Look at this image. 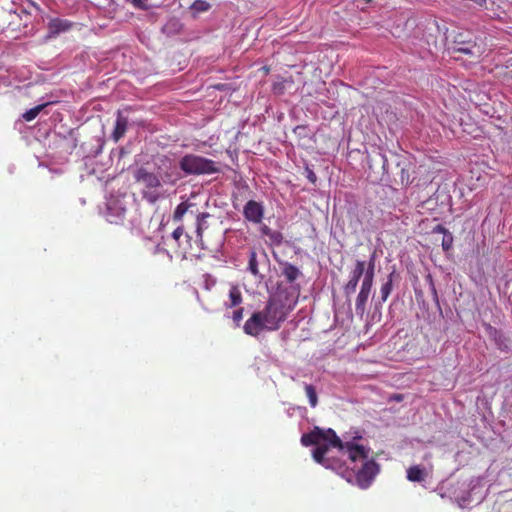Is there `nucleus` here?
Returning <instances> with one entry per match:
<instances>
[{
    "instance_id": "f3484780",
    "label": "nucleus",
    "mask_w": 512,
    "mask_h": 512,
    "mask_svg": "<svg viewBox=\"0 0 512 512\" xmlns=\"http://www.w3.org/2000/svg\"><path fill=\"white\" fill-rule=\"evenodd\" d=\"M426 476L425 469L419 465H414L407 469V479L411 482H422Z\"/></svg>"
},
{
    "instance_id": "412c9836",
    "label": "nucleus",
    "mask_w": 512,
    "mask_h": 512,
    "mask_svg": "<svg viewBox=\"0 0 512 512\" xmlns=\"http://www.w3.org/2000/svg\"><path fill=\"white\" fill-rule=\"evenodd\" d=\"M394 272L390 273L388 280L380 288L381 301L385 302L392 291Z\"/></svg>"
},
{
    "instance_id": "423d86ee",
    "label": "nucleus",
    "mask_w": 512,
    "mask_h": 512,
    "mask_svg": "<svg viewBox=\"0 0 512 512\" xmlns=\"http://www.w3.org/2000/svg\"><path fill=\"white\" fill-rule=\"evenodd\" d=\"M135 179L137 182L143 184L145 188L148 189V191L143 192V197L152 203L157 201L159 195L155 191H152V189H157L161 186L159 177L156 174L149 172L145 168L141 167L137 170Z\"/></svg>"
},
{
    "instance_id": "4468645a",
    "label": "nucleus",
    "mask_w": 512,
    "mask_h": 512,
    "mask_svg": "<svg viewBox=\"0 0 512 512\" xmlns=\"http://www.w3.org/2000/svg\"><path fill=\"white\" fill-rule=\"evenodd\" d=\"M74 26V23L62 18H51L47 24L48 38H55L61 33L67 32Z\"/></svg>"
},
{
    "instance_id": "bb28decb",
    "label": "nucleus",
    "mask_w": 512,
    "mask_h": 512,
    "mask_svg": "<svg viewBox=\"0 0 512 512\" xmlns=\"http://www.w3.org/2000/svg\"><path fill=\"white\" fill-rule=\"evenodd\" d=\"M191 9L195 10L196 12H206L210 9V4L205 0H196L192 4Z\"/></svg>"
},
{
    "instance_id": "f257e3e1",
    "label": "nucleus",
    "mask_w": 512,
    "mask_h": 512,
    "mask_svg": "<svg viewBox=\"0 0 512 512\" xmlns=\"http://www.w3.org/2000/svg\"><path fill=\"white\" fill-rule=\"evenodd\" d=\"M295 305L290 303L284 293H276L269 297L262 310L255 311L245 321L243 331L245 334L258 337L264 331H276L287 319Z\"/></svg>"
},
{
    "instance_id": "c756f323",
    "label": "nucleus",
    "mask_w": 512,
    "mask_h": 512,
    "mask_svg": "<svg viewBox=\"0 0 512 512\" xmlns=\"http://www.w3.org/2000/svg\"><path fill=\"white\" fill-rule=\"evenodd\" d=\"M134 7L140 9H146V0H130Z\"/></svg>"
},
{
    "instance_id": "4be33fe9",
    "label": "nucleus",
    "mask_w": 512,
    "mask_h": 512,
    "mask_svg": "<svg viewBox=\"0 0 512 512\" xmlns=\"http://www.w3.org/2000/svg\"><path fill=\"white\" fill-rule=\"evenodd\" d=\"M261 231H262V234L269 237V239L274 243V244H281L282 240H283V237H282V234L278 231H273L271 230L268 226L264 225L262 228H261Z\"/></svg>"
},
{
    "instance_id": "aec40b11",
    "label": "nucleus",
    "mask_w": 512,
    "mask_h": 512,
    "mask_svg": "<svg viewBox=\"0 0 512 512\" xmlns=\"http://www.w3.org/2000/svg\"><path fill=\"white\" fill-rule=\"evenodd\" d=\"M242 303V294L237 286H232L229 290V303L225 305L227 307H236Z\"/></svg>"
},
{
    "instance_id": "2eb2a0df",
    "label": "nucleus",
    "mask_w": 512,
    "mask_h": 512,
    "mask_svg": "<svg viewBox=\"0 0 512 512\" xmlns=\"http://www.w3.org/2000/svg\"><path fill=\"white\" fill-rule=\"evenodd\" d=\"M172 238L177 243V252L185 255L191 247V237L184 233L183 226H178L172 233Z\"/></svg>"
},
{
    "instance_id": "6ab92c4d",
    "label": "nucleus",
    "mask_w": 512,
    "mask_h": 512,
    "mask_svg": "<svg viewBox=\"0 0 512 512\" xmlns=\"http://www.w3.org/2000/svg\"><path fill=\"white\" fill-rule=\"evenodd\" d=\"M282 274L289 283H292L301 275V272L296 266L286 263L283 267Z\"/></svg>"
},
{
    "instance_id": "9b49d317",
    "label": "nucleus",
    "mask_w": 512,
    "mask_h": 512,
    "mask_svg": "<svg viewBox=\"0 0 512 512\" xmlns=\"http://www.w3.org/2000/svg\"><path fill=\"white\" fill-rule=\"evenodd\" d=\"M328 451V445H318L313 451V459L326 468L340 471L342 469V464L339 461H335L331 457H328Z\"/></svg>"
},
{
    "instance_id": "9d476101",
    "label": "nucleus",
    "mask_w": 512,
    "mask_h": 512,
    "mask_svg": "<svg viewBox=\"0 0 512 512\" xmlns=\"http://www.w3.org/2000/svg\"><path fill=\"white\" fill-rule=\"evenodd\" d=\"M331 431L332 429H328L327 431H323L318 427H315L311 432L305 433L301 436V444L303 446H311V445H320L321 441H326L331 446Z\"/></svg>"
},
{
    "instance_id": "6e6552de",
    "label": "nucleus",
    "mask_w": 512,
    "mask_h": 512,
    "mask_svg": "<svg viewBox=\"0 0 512 512\" xmlns=\"http://www.w3.org/2000/svg\"><path fill=\"white\" fill-rule=\"evenodd\" d=\"M379 472V465L373 459H366L356 472V481L361 488H367Z\"/></svg>"
},
{
    "instance_id": "7ed1b4c3",
    "label": "nucleus",
    "mask_w": 512,
    "mask_h": 512,
    "mask_svg": "<svg viewBox=\"0 0 512 512\" xmlns=\"http://www.w3.org/2000/svg\"><path fill=\"white\" fill-rule=\"evenodd\" d=\"M375 262H376V251H373L369 257L368 262L364 260H356L354 268L350 271L348 282L343 286V292L345 296L349 297L355 293L360 278L366 277L368 271L372 268V281H374L375 275Z\"/></svg>"
},
{
    "instance_id": "a878e982",
    "label": "nucleus",
    "mask_w": 512,
    "mask_h": 512,
    "mask_svg": "<svg viewBox=\"0 0 512 512\" xmlns=\"http://www.w3.org/2000/svg\"><path fill=\"white\" fill-rule=\"evenodd\" d=\"M453 235L450 232H447L443 235L441 246L443 251L449 252L452 249L453 246Z\"/></svg>"
},
{
    "instance_id": "dca6fc26",
    "label": "nucleus",
    "mask_w": 512,
    "mask_h": 512,
    "mask_svg": "<svg viewBox=\"0 0 512 512\" xmlns=\"http://www.w3.org/2000/svg\"><path fill=\"white\" fill-rule=\"evenodd\" d=\"M128 123V117H125L123 113L120 110H118L115 127L111 135L115 143H117L125 135L128 128Z\"/></svg>"
},
{
    "instance_id": "ddd939ff",
    "label": "nucleus",
    "mask_w": 512,
    "mask_h": 512,
    "mask_svg": "<svg viewBox=\"0 0 512 512\" xmlns=\"http://www.w3.org/2000/svg\"><path fill=\"white\" fill-rule=\"evenodd\" d=\"M10 17L9 25L15 31L27 28L32 19L31 14L23 7H17L14 13L10 14Z\"/></svg>"
},
{
    "instance_id": "f03ea898",
    "label": "nucleus",
    "mask_w": 512,
    "mask_h": 512,
    "mask_svg": "<svg viewBox=\"0 0 512 512\" xmlns=\"http://www.w3.org/2000/svg\"><path fill=\"white\" fill-rule=\"evenodd\" d=\"M331 446L334 448H338L343 454H346L348 459L352 463H356L357 461H364L369 458L370 449L364 445L358 444L356 441L362 439V436L359 433H356L354 437L347 440H341L335 431H331Z\"/></svg>"
},
{
    "instance_id": "c85d7f7f",
    "label": "nucleus",
    "mask_w": 512,
    "mask_h": 512,
    "mask_svg": "<svg viewBox=\"0 0 512 512\" xmlns=\"http://www.w3.org/2000/svg\"><path fill=\"white\" fill-rule=\"evenodd\" d=\"M243 312H244V309L241 307V308L236 309L232 314V319L237 327L240 326V323L243 319Z\"/></svg>"
},
{
    "instance_id": "39448f33",
    "label": "nucleus",
    "mask_w": 512,
    "mask_h": 512,
    "mask_svg": "<svg viewBox=\"0 0 512 512\" xmlns=\"http://www.w3.org/2000/svg\"><path fill=\"white\" fill-rule=\"evenodd\" d=\"M179 167L186 174H212L218 171L213 160L194 155L187 154L179 162Z\"/></svg>"
},
{
    "instance_id": "cd10ccee",
    "label": "nucleus",
    "mask_w": 512,
    "mask_h": 512,
    "mask_svg": "<svg viewBox=\"0 0 512 512\" xmlns=\"http://www.w3.org/2000/svg\"><path fill=\"white\" fill-rule=\"evenodd\" d=\"M293 132L300 139L309 137V128L307 125H298L293 129Z\"/></svg>"
},
{
    "instance_id": "393cba45",
    "label": "nucleus",
    "mask_w": 512,
    "mask_h": 512,
    "mask_svg": "<svg viewBox=\"0 0 512 512\" xmlns=\"http://www.w3.org/2000/svg\"><path fill=\"white\" fill-rule=\"evenodd\" d=\"M305 392H306V395L309 399V403L311 405V407H316L317 403H318V397H317V393H316V389L313 385L311 384H306L305 385Z\"/></svg>"
},
{
    "instance_id": "f8f14e48",
    "label": "nucleus",
    "mask_w": 512,
    "mask_h": 512,
    "mask_svg": "<svg viewBox=\"0 0 512 512\" xmlns=\"http://www.w3.org/2000/svg\"><path fill=\"white\" fill-rule=\"evenodd\" d=\"M243 215L247 221L259 224L264 217V206L260 202L249 200L244 206Z\"/></svg>"
},
{
    "instance_id": "473e14b6",
    "label": "nucleus",
    "mask_w": 512,
    "mask_h": 512,
    "mask_svg": "<svg viewBox=\"0 0 512 512\" xmlns=\"http://www.w3.org/2000/svg\"><path fill=\"white\" fill-rule=\"evenodd\" d=\"M401 399H402V396H400V395L396 397V400H401Z\"/></svg>"
},
{
    "instance_id": "1a4fd4ad",
    "label": "nucleus",
    "mask_w": 512,
    "mask_h": 512,
    "mask_svg": "<svg viewBox=\"0 0 512 512\" xmlns=\"http://www.w3.org/2000/svg\"><path fill=\"white\" fill-rule=\"evenodd\" d=\"M372 270V268L370 269ZM372 271H368L366 277L362 280L360 291L356 298L355 311L359 316H363L366 310V304L373 286Z\"/></svg>"
},
{
    "instance_id": "b1692460",
    "label": "nucleus",
    "mask_w": 512,
    "mask_h": 512,
    "mask_svg": "<svg viewBox=\"0 0 512 512\" xmlns=\"http://www.w3.org/2000/svg\"><path fill=\"white\" fill-rule=\"evenodd\" d=\"M47 105H48L47 103L40 104V105H37V106L27 110L22 115L23 119L27 122L34 120Z\"/></svg>"
},
{
    "instance_id": "20e7f679",
    "label": "nucleus",
    "mask_w": 512,
    "mask_h": 512,
    "mask_svg": "<svg viewBox=\"0 0 512 512\" xmlns=\"http://www.w3.org/2000/svg\"><path fill=\"white\" fill-rule=\"evenodd\" d=\"M454 51L469 55L479 60L486 52V44L482 40L472 38L469 32H459L454 36Z\"/></svg>"
},
{
    "instance_id": "0eeeda50",
    "label": "nucleus",
    "mask_w": 512,
    "mask_h": 512,
    "mask_svg": "<svg viewBox=\"0 0 512 512\" xmlns=\"http://www.w3.org/2000/svg\"><path fill=\"white\" fill-rule=\"evenodd\" d=\"M270 260L265 251L257 252L254 249L249 252L247 270L260 281L264 279L261 269H268Z\"/></svg>"
},
{
    "instance_id": "a211bd4d",
    "label": "nucleus",
    "mask_w": 512,
    "mask_h": 512,
    "mask_svg": "<svg viewBox=\"0 0 512 512\" xmlns=\"http://www.w3.org/2000/svg\"><path fill=\"white\" fill-rule=\"evenodd\" d=\"M210 214L207 212L199 213L196 218V236L202 240L204 231L208 228L207 219Z\"/></svg>"
},
{
    "instance_id": "7c9ffc66",
    "label": "nucleus",
    "mask_w": 512,
    "mask_h": 512,
    "mask_svg": "<svg viewBox=\"0 0 512 512\" xmlns=\"http://www.w3.org/2000/svg\"><path fill=\"white\" fill-rule=\"evenodd\" d=\"M449 232L443 225L439 224L433 228V233L445 234Z\"/></svg>"
},
{
    "instance_id": "2f4dec72",
    "label": "nucleus",
    "mask_w": 512,
    "mask_h": 512,
    "mask_svg": "<svg viewBox=\"0 0 512 512\" xmlns=\"http://www.w3.org/2000/svg\"><path fill=\"white\" fill-rule=\"evenodd\" d=\"M308 179H309L312 183H315V181H316V175H315L312 171H310V172H309V175H308Z\"/></svg>"
},
{
    "instance_id": "5701e85b",
    "label": "nucleus",
    "mask_w": 512,
    "mask_h": 512,
    "mask_svg": "<svg viewBox=\"0 0 512 512\" xmlns=\"http://www.w3.org/2000/svg\"><path fill=\"white\" fill-rule=\"evenodd\" d=\"M190 206L191 204L188 202H181L180 204H178L173 213V220L175 222L182 221L184 215L186 214Z\"/></svg>"
}]
</instances>
